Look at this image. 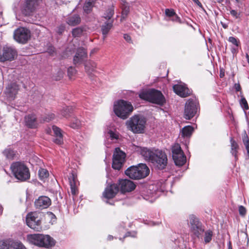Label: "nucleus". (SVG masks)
I'll use <instances>...</instances> for the list:
<instances>
[{
  "mask_svg": "<svg viewBox=\"0 0 249 249\" xmlns=\"http://www.w3.org/2000/svg\"><path fill=\"white\" fill-rule=\"evenodd\" d=\"M16 51L11 47L4 46L3 48V54H0V62L13 60L16 55Z\"/></svg>",
  "mask_w": 249,
  "mask_h": 249,
  "instance_id": "dca6fc26",
  "label": "nucleus"
},
{
  "mask_svg": "<svg viewBox=\"0 0 249 249\" xmlns=\"http://www.w3.org/2000/svg\"><path fill=\"white\" fill-rule=\"evenodd\" d=\"M92 7V3L90 1L86 2L84 5V10L87 13H89L90 12Z\"/></svg>",
  "mask_w": 249,
  "mask_h": 249,
  "instance_id": "ea45409f",
  "label": "nucleus"
},
{
  "mask_svg": "<svg viewBox=\"0 0 249 249\" xmlns=\"http://www.w3.org/2000/svg\"><path fill=\"white\" fill-rule=\"evenodd\" d=\"M44 216L48 217L49 218H55V215L51 212H47L45 213Z\"/></svg>",
  "mask_w": 249,
  "mask_h": 249,
  "instance_id": "603ef678",
  "label": "nucleus"
},
{
  "mask_svg": "<svg viewBox=\"0 0 249 249\" xmlns=\"http://www.w3.org/2000/svg\"><path fill=\"white\" fill-rule=\"evenodd\" d=\"M124 39L127 42H131V37L129 35L127 34H124Z\"/></svg>",
  "mask_w": 249,
  "mask_h": 249,
  "instance_id": "6e6d98bb",
  "label": "nucleus"
},
{
  "mask_svg": "<svg viewBox=\"0 0 249 249\" xmlns=\"http://www.w3.org/2000/svg\"><path fill=\"white\" fill-rule=\"evenodd\" d=\"M113 110L118 117L125 119L133 111V107L130 103L121 100L114 103Z\"/></svg>",
  "mask_w": 249,
  "mask_h": 249,
  "instance_id": "20e7f679",
  "label": "nucleus"
},
{
  "mask_svg": "<svg viewBox=\"0 0 249 249\" xmlns=\"http://www.w3.org/2000/svg\"><path fill=\"white\" fill-rule=\"evenodd\" d=\"M40 213H37V212H32L27 214L26 218H37L39 216L38 214Z\"/></svg>",
  "mask_w": 249,
  "mask_h": 249,
  "instance_id": "a18cd8bd",
  "label": "nucleus"
},
{
  "mask_svg": "<svg viewBox=\"0 0 249 249\" xmlns=\"http://www.w3.org/2000/svg\"><path fill=\"white\" fill-rule=\"evenodd\" d=\"M3 153L7 159L10 160L13 159L16 155V152L10 148L5 149Z\"/></svg>",
  "mask_w": 249,
  "mask_h": 249,
  "instance_id": "7c9ffc66",
  "label": "nucleus"
},
{
  "mask_svg": "<svg viewBox=\"0 0 249 249\" xmlns=\"http://www.w3.org/2000/svg\"><path fill=\"white\" fill-rule=\"evenodd\" d=\"M246 58L247 59L248 62L249 64V55L248 54L246 55Z\"/></svg>",
  "mask_w": 249,
  "mask_h": 249,
  "instance_id": "0e129e2a",
  "label": "nucleus"
},
{
  "mask_svg": "<svg viewBox=\"0 0 249 249\" xmlns=\"http://www.w3.org/2000/svg\"><path fill=\"white\" fill-rule=\"evenodd\" d=\"M52 129L53 132V136L55 138L53 142L57 144L60 145L63 143V134L61 129L56 126L53 125Z\"/></svg>",
  "mask_w": 249,
  "mask_h": 249,
  "instance_id": "4be33fe9",
  "label": "nucleus"
},
{
  "mask_svg": "<svg viewBox=\"0 0 249 249\" xmlns=\"http://www.w3.org/2000/svg\"><path fill=\"white\" fill-rule=\"evenodd\" d=\"M27 242L39 247L50 248L54 246V240L49 235L43 234H30L26 237Z\"/></svg>",
  "mask_w": 249,
  "mask_h": 249,
  "instance_id": "f257e3e1",
  "label": "nucleus"
},
{
  "mask_svg": "<svg viewBox=\"0 0 249 249\" xmlns=\"http://www.w3.org/2000/svg\"><path fill=\"white\" fill-rule=\"evenodd\" d=\"M173 88L174 92L181 97H186L191 93V91L184 85L177 84Z\"/></svg>",
  "mask_w": 249,
  "mask_h": 249,
  "instance_id": "6ab92c4d",
  "label": "nucleus"
},
{
  "mask_svg": "<svg viewBox=\"0 0 249 249\" xmlns=\"http://www.w3.org/2000/svg\"><path fill=\"white\" fill-rule=\"evenodd\" d=\"M224 76V73H220V77H222Z\"/></svg>",
  "mask_w": 249,
  "mask_h": 249,
  "instance_id": "338daca9",
  "label": "nucleus"
},
{
  "mask_svg": "<svg viewBox=\"0 0 249 249\" xmlns=\"http://www.w3.org/2000/svg\"><path fill=\"white\" fill-rule=\"evenodd\" d=\"M129 12V7L126 4V5H125L124 4V6L122 7V16L121 18V20L123 21L124 20L126 17H127V15L128 14Z\"/></svg>",
  "mask_w": 249,
  "mask_h": 249,
  "instance_id": "72a5a7b5",
  "label": "nucleus"
},
{
  "mask_svg": "<svg viewBox=\"0 0 249 249\" xmlns=\"http://www.w3.org/2000/svg\"><path fill=\"white\" fill-rule=\"evenodd\" d=\"M240 104L242 107L244 109H248L249 108L247 102L245 98H241L240 100Z\"/></svg>",
  "mask_w": 249,
  "mask_h": 249,
  "instance_id": "de8ad7c7",
  "label": "nucleus"
},
{
  "mask_svg": "<svg viewBox=\"0 0 249 249\" xmlns=\"http://www.w3.org/2000/svg\"><path fill=\"white\" fill-rule=\"evenodd\" d=\"M242 140L243 144L245 145V147L247 150V155L249 157V139L246 132H245L244 136L242 138Z\"/></svg>",
  "mask_w": 249,
  "mask_h": 249,
  "instance_id": "f704fd0d",
  "label": "nucleus"
},
{
  "mask_svg": "<svg viewBox=\"0 0 249 249\" xmlns=\"http://www.w3.org/2000/svg\"><path fill=\"white\" fill-rule=\"evenodd\" d=\"M70 108L69 107H66L65 108H64L62 112V115L66 117L68 115V112L70 111Z\"/></svg>",
  "mask_w": 249,
  "mask_h": 249,
  "instance_id": "5fc2aeb1",
  "label": "nucleus"
},
{
  "mask_svg": "<svg viewBox=\"0 0 249 249\" xmlns=\"http://www.w3.org/2000/svg\"><path fill=\"white\" fill-rule=\"evenodd\" d=\"M81 122L76 118H73L70 124V127L74 129H78L81 126Z\"/></svg>",
  "mask_w": 249,
  "mask_h": 249,
  "instance_id": "2f4dec72",
  "label": "nucleus"
},
{
  "mask_svg": "<svg viewBox=\"0 0 249 249\" xmlns=\"http://www.w3.org/2000/svg\"><path fill=\"white\" fill-rule=\"evenodd\" d=\"M165 14L169 17H172L176 16L175 12L173 9H166L165 11Z\"/></svg>",
  "mask_w": 249,
  "mask_h": 249,
  "instance_id": "49530a36",
  "label": "nucleus"
},
{
  "mask_svg": "<svg viewBox=\"0 0 249 249\" xmlns=\"http://www.w3.org/2000/svg\"><path fill=\"white\" fill-rule=\"evenodd\" d=\"M55 117V115L53 113H50L48 114L44 119V121L49 122L53 120Z\"/></svg>",
  "mask_w": 249,
  "mask_h": 249,
  "instance_id": "8fccbe9b",
  "label": "nucleus"
},
{
  "mask_svg": "<svg viewBox=\"0 0 249 249\" xmlns=\"http://www.w3.org/2000/svg\"><path fill=\"white\" fill-rule=\"evenodd\" d=\"M228 41L231 43L232 44H233V45H235L236 47H238L239 46V40L237 38H235L234 37H229Z\"/></svg>",
  "mask_w": 249,
  "mask_h": 249,
  "instance_id": "c03bdc74",
  "label": "nucleus"
},
{
  "mask_svg": "<svg viewBox=\"0 0 249 249\" xmlns=\"http://www.w3.org/2000/svg\"><path fill=\"white\" fill-rule=\"evenodd\" d=\"M30 37V31L25 28H19L14 32V39L18 42L25 43L29 39Z\"/></svg>",
  "mask_w": 249,
  "mask_h": 249,
  "instance_id": "ddd939ff",
  "label": "nucleus"
},
{
  "mask_svg": "<svg viewBox=\"0 0 249 249\" xmlns=\"http://www.w3.org/2000/svg\"><path fill=\"white\" fill-rule=\"evenodd\" d=\"M87 56L86 51L83 48H79L74 56L73 62L75 64L81 63Z\"/></svg>",
  "mask_w": 249,
  "mask_h": 249,
  "instance_id": "5701e85b",
  "label": "nucleus"
},
{
  "mask_svg": "<svg viewBox=\"0 0 249 249\" xmlns=\"http://www.w3.org/2000/svg\"><path fill=\"white\" fill-rule=\"evenodd\" d=\"M64 26H60L59 28H58V33L59 34H61L64 30Z\"/></svg>",
  "mask_w": 249,
  "mask_h": 249,
  "instance_id": "bf43d9fd",
  "label": "nucleus"
},
{
  "mask_svg": "<svg viewBox=\"0 0 249 249\" xmlns=\"http://www.w3.org/2000/svg\"><path fill=\"white\" fill-rule=\"evenodd\" d=\"M172 152L173 159L176 165L182 166L186 162V156L178 144L173 146Z\"/></svg>",
  "mask_w": 249,
  "mask_h": 249,
  "instance_id": "1a4fd4ad",
  "label": "nucleus"
},
{
  "mask_svg": "<svg viewBox=\"0 0 249 249\" xmlns=\"http://www.w3.org/2000/svg\"><path fill=\"white\" fill-rule=\"evenodd\" d=\"M222 26L223 27V28H224L225 29L227 28V25H226V24H222Z\"/></svg>",
  "mask_w": 249,
  "mask_h": 249,
  "instance_id": "69168bd1",
  "label": "nucleus"
},
{
  "mask_svg": "<svg viewBox=\"0 0 249 249\" xmlns=\"http://www.w3.org/2000/svg\"><path fill=\"white\" fill-rule=\"evenodd\" d=\"M197 110V103L193 100H189L186 102L184 116L187 120H190L196 114Z\"/></svg>",
  "mask_w": 249,
  "mask_h": 249,
  "instance_id": "f8f14e48",
  "label": "nucleus"
},
{
  "mask_svg": "<svg viewBox=\"0 0 249 249\" xmlns=\"http://www.w3.org/2000/svg\"><path fill=\"white\" fill-rule=\"evenodd\" d=\"M113 21L111 20L109 22H105L101 27L102 32L103 35V39H105L109 30L113 26Z\"/></svg>",
  "mask_w": 249,
  "mask_h": 249,
  "instance_id": "a878e982",
  "label": "nucleus"
},
{
  "mask_svg": "<svg viewBox=\"0 0 249 249\" xmlns=\"http://www.w3.org/2000/svg\"><path fill=\"white\" fill-rule=\"evenodd\" d=\"M11 169L16 178L19 180L25 181L30 178L29 169L21 162L13 163Z\"/></svg>",
  "mask_w": 249,
  "mask_h": 249,
  "instance_id": "423d86ee",
  "label": "nucleus"
},
{
  "mask_svg": "<svg viewBox=\"0 0 249 249\" xmlns=\"http://www.w3.org/2000/svg\"><path fill=\"white\" fill-rule=\"evenodd\" d=\"M58 76L55 77V79L56 80H60L63 77L64 72L62 71H59L58 72Z\"/></svg>",
  "mask_w": 249,
  "mask_h": 249,
  "instance_id": "864d4df0",
  "label": "nucleus"
},
{
  "mask_svg": "<svg viewBox=\"0 0 249 249\" xmlns=\"http://www.w3.org/2000/svg\"><path fill=\"white\" fill-rule=\"evenodd\" d=\"M139 97L142 99L160 106L163 105L165 102V98L162 93L154 89L141 92Z\"/></svg>",
  "mask_w": 249,
  "mask_h": 249,
  "instance_id": "7ed1b4c3",
  "label": "nucleus"
},
{
  "mask_svg": "<svg viewBox=\"0 0 249 249\" xmlns=\"http://www.w3.org/2000/svg\"><path fill=\"white\" fill-rule=\"evenodd\" d=\"M38 176L40 179L44 180L48 177L49 172L46 169L41 168L38 171Z\"/></svg>",
  "mask_w": 249,
  "mask_h": 249,
  "instance_id": "473e14b6",
  "label": "nucleus"
},
{
  "mask_svg": "<svg viewBox=\"0 0 249 249\" xmlns=\"http://www.w3.org/2000/svg\"><path fill=\"white\" fill-rule=\"evenodd\" d=\"M151 162L159 169H163L167 164V156L161 150L159 149L155 150Z\"/></svg>",
  "mask_w": 249,
  "mask_h": 249,
  "instance_id": "0eeeda50",
  "label": "nucleus"
},
{
  "mask_svg": "<svg viewBox=\"0 0 249 249\" xmlns=\"http://www.w3.org/2000/svg\"><path fill=\"white\" fill-rule=\"evenodd\" d=\"M118 186H119V189H120L121 192L123 193L131 192L136 187L135 184L132 181L126 179L119 180Z\"/></svg>",
  "mask_w": 249,
  "mask_h": 249,
  "instance_id": "2eb2a0df",
  "label": "nucleus"
},
{
  "mask_svg": "<svg viewBox=\"0 0 249 249\" xmlns=\"http://www.w3.org/2000/svg\"><path fill=\"white\" fill-rule=\"evenodd\" d=\"M0 249H27L20 242L8 239L0 240Z\"/></svg>",
  "mask_w": 249,
  "mask_h": 249,
  "instance_id": "9b49d317",
  "label": "nucleus"
},
{
  "mask_svg": "<svg viewBox=\"0 0 249 249\" xmlns=\"http://www.w3.org/2000/svg\"><path fill=\"white\" fill-rule=\"evenodd\" d=\"M213 236V231L209 230L205 232L204 235V241L205 243H209L212 238Z\"/></svg>",
  "mask_w": 249,
  "mask_h": 249,
  "instance_id": "e433bc0d",
  "label": "nucleus"
},
{
  "mask_svg": "<svg viewBox=\"0 0 249 249\" xmlns=\"http://www.w3.org/2000/svg\"><path fill=\"white\" fill-rule=\"evenodd\" d=\"M114 15V7L111 6L108 8L104 14V18L106 19H110Z\"/></svg>",
  "mask_w": 249,
  "mask_h": 249,
  "instance_id": "c9c22d12",
  "label": "nucleus"
},
{
  "mask_svg": "<svg viewBox=\"0 0 249 249\" xmlns=\"http://www.w3.org/2000/svg\"><path fill=\"white\" fill-rule=\"evenodd\" d=\"M34 204L36 209H46L51 205V200L48 196H40L35 201Z\"/></svg>",
  "mask_w": 249,
  "mask_h": 249,
  "instance_id": "f3484780",
  "label": "nucleus"
},
{
  "mask_svg": "<svg viewBox=\"0 0 249 249\" xmlns=\"http://www.w3.org/2000/svg\"><path fill=\"white\" fill-rule=\"evenodd\" d=\"M83 32V29L82 28L78 27L73 29L72 34L74 37H78L82 35Z\"/></svg>",
  "mask_w": 249,
  "mask_h": 249,
  "instance_id": "4c0bfd02",
  "label": "nucleus"
},
{
  "mask_svg": "<svg viewBox=\"0 0 249 249\" xmlns=\"http://www.w3.org/2000/svg\"><path fill=\"white\" fill-rule=\"evenodd\" d=\"M190 228L191 232L198 237L204 231V227L198 219H191L190 221Z\"/></svg>",
  "mask_w": 249,
  "mask_h": 249,
  "instance_id": "4468645a",
  "label": "nucleus"
},
{
  "mask_svg": "<svg viewBox=\"0 0 249 249\" xmlns=\"http://www.w3.org/2000/svg\"><path fill=\"white\" fill-rule=\"evenodd\" d=\"M125 153L120 148L115 149L112 158V167L113 169L119 170L122 167L125 160Z\"/></svg>",
  "mask_w": 249,
  "mask_h": 249,
  "instance_id": "6e6552de",
  "label": "nucleus"
},
{
  "mask_svg": "<svg viewBox=\"0 0 249 249\" xmlns=\"http://www.w3.org/2000/svg\"><path fill=\"white\" fill-rule=\"evenodd\" d=\"M235 89L237 91H239L241 89V87L239 85H235Z\"/></svg>",
  "mask_w": 249,
  "mask_h": 249,
  "instance_id": "052dcab7",
  "label": "nucleus"
},
{
  "mask_svg": "<svg viewBox=\"0 0 249 249\" xmlns=\"http://www.w3.org/2000/svg\"><path fill=\"white\" fill-rule=\"evenodd\" d=\"M113 238V237L112 235H109L107 237V239L108 240H112Z\"/></svg>",
  "mask_w": 249,
  "mask_h": 249,
  "instance_id": "680f3d73",
  "label": "nucleus"
},
{
  "mask_svg": "<svg viewBox=\"0 0 249 249\" xmlns=\"http://www.w3.org/2000/svg\"><path fill=\"white\" fill-rule=\"evenodd\" d=\"M119 191V186L117 184H112L106 187L103 195L107 199L114 197Z\"/></svg>",
  "mask_w": 249,
  "mask_h": 249,
  "instance_id": "a211bd4d",
  "label": "nucleus"
},
{
  "mask_svg": "<svg viewBox=\"0 0 249 249\" xmlns=\"http://www.w3.org/2000/svg\"><path fill=\"white\" fill-rule=\"evenodd\" d=\"M42 1L43 0H25L22 13L25 16L30 15L39 7Z\"/></svg>",
  "mask_w": 249,
  "mask_h": 249,
  "instance_id": "9d476101",
  "label": "nucleus"
},
{
  "mask_svg": "<svg viewBox=\"0 0 249 249\" xmlns=\"http://www.w3.org/2000/svg\"><path fill=\"white\" fill-rule=\"evenodd\" d=\"M3 211V208L2 206L0 204V214L2 213Z\"/></svg>",
  "mask_w": 249,
  "mask_h": 249,
  "instance_id": "e2e57ef3",
  "label": "nucleus"
},
{
  "mask_svg": "<svg viewBox=\"0 0 249 249\" xmlns=\"http://www.w3.org/2000/svg\"><path fill=\"white\" fill-rule=\"evenodd\" d=\"M229 249H232V248H231V247L230 244V246L229 247Z\"/></svg>",
  "mask_w": 249,
  "mask_h": 249,
  "instance_id": "774afa93",
  "label": "nucleus"
},
{
  "mask_svg": "<svg viewBox=\"0 0 249 249\" xmlns=\"http://www.w3.org/2000/svg\"><path fill=\"white\" fill-rule=\"evenodd\" d=\"M193 131L194 128L190 125H187L182 129L181 135L183 138H188L192 135Z\"/></svg>",
  "mask_w": 249,
  "mask_h": 249,
  "instance_id": "bb28decb",
  "label": "nucleus"
},
{
  "mask_svg": "<svg viewBox=\"0 0 249 249\" xmlns=\"http://www.w3.org/2000/svg\"><path fill=\"white\" fill-rule=\"evenodd\" d=\"M154 149H148L146 147H139L138 152L146 160L151 161L155 153Z\"/></svg>",
  "mask_w": 249,
  "mask_h": 249,
  "instance_id": "412c9836",
  "label": "nucleus"
},
{
  "mask_svg": "<svg viewBox=\"0 0 249 249\" xmlns=\"http://www.w3.org/2000/svg\"><path fill=\"white\" fill-rule=\"evenodd\" d=\"M146 119L140 115H135L128 120L125 125L127 128L134 133H143L144 131Z\"/></svg>",
  "mask_w": 249,
  "mask_h": 249,
  "instance_id": "f03ea898",
  "label": "nucleus"
},
{
  "mask_svg": "<svg viewBox=\"0 0 249 249\" xmlns=\"http://www.w3.org/2000/svg\"><path fill=\"white\" fill-rule=\"evenodd\" d=\"M230 142L231 146V153L234 156L235 159H237V154L239 149V145L232 138H231Z\"/></svg>",
  "mask_w": 249,
  "mask_h": 249,
  "instance_id": "cd10ccee",
  "label": "nucleus"
},
{
  "mask_svg": "<svg viewBox=\"0 0 249 249\" xmlns=\"http://www.w3.org/2000/svg\"><path fill=\"white\" fill-rule=\"evenodd\" d=\"M238 210H239V214L241 216L243 217V216H245V215L246 214L247 211H246V208L244 206H240L239 207Z\"/></svg>",
  "mask_w": 249,
  "mask_h": 249,
  "instance_id": "09e8293b",
  "label": "nucleus"
},
{
  "mask_svg": "<svg viewBox=\"0 0 249 249\" xmlns=\"http://www.w3.org/2000/svg\"><path fill=\"white\" fill-rule=\"evenodd\" d=\"M143 223L150 226H156L160 224L161 222L159 221H154L151 219H145L143 220Z\"/></svg>",
  "mask_w": 249,
  "mask_h": 249,
  "instance_id": "58836bf2",
  "label": "nucleus"
},
{
  "mask_svg": "<svg viewBox=\"0 0 249 249\" xmlns=\"http://www.w3.org/2000/svg\"><path fill=\"white\" fill-rule=\"evenodd\" d=\"M80 18L79 16L76 15L71 16L68 18L67 22L71 26H75L80 22Z\"/></svg>",
  "mask_w": 249,
  "mask_h": 249,
  "instance_id": "c85d7f7f",
  "label": "nucleus"
},
{
  "mask_svg": "<svg viewBox=\"0 0 249 249\" xmlns=\"http://www.w3.org/2000/svg\"><path fill=\"white\" fill-rule=\"evenodd\" d=\"M71 192L73 195L76 194L77 191L74 180L70 181Z\"/></svg>",
  "mask_w": 249,
  "mask_h": 249,
  "instance_id": "79ce46f5",
  "label": "nucleus"
},
{
  "mask_svg": "<svg viewBox=\"0 0 249 249\" xmlns=\"http://www.w3.org/2000/svg\"><path fill=\"white\" fill-rule=\"evenodd\" d=\"M76 71L75 68L70 67L68 69V74L70 78H72V77L75 75L76 73Z\"/></svg>",
  "mask_w": 249,
  "mask_h": 249,
  "instance_id": "a19ab883",
  "label": "nucleus"
},
{
  "mask_svg": "<svg viewBox=\"0 0 249 249\" xmlns=\"http://www.w3.org/2000/svg\"><path fill=\"white\" fill-rule=\"evenodd\" d=\"M231 14L236 18H237L239 17V14L235 10H231L230 11Z\"/></svg>",
  "mask_w": 249,
  "mask_h": 249,
  "instance_id": "3c124183",
  "label": "nucleus"
},
{
  "mask_svg": "<svg viewBox=\"0 0 249 249\" xmlns=\"http://www.w3.org/2000/svg\"><path fill=\"white\" fill-rule=\"evenodd\" d=\"M149 173V169L145 164H141L139 166H132L127 168L125 175L134 179H140L147 177Z\"/></svg>",
  "mask_w": 249,
  "mask_h": 249,
  "instance_id": "39448f33",
  "label": "nucleus"
},
{
  "mask_svg": "<svg viewBox=\"0 0 249 249\" xmlns=\"http://www.w3.org/2000/svg\"><path fill=\"white\" fill-rule=\"evenodd\" d=\"M108 135L111 140H117L119 138L118 134L116 132L109 130L108 132Z\"/></svg>",
  "mask_w": 249,
  "mask_h": 249,
  "instance_id": "37998d69",
  "label": "nucleus"
},
{
  "mask_svg": "<svg viewBox=\"0 0 249 249\" xmlns=\"http://www.w3.org/2000/svg\"><path fill=\"white\" fill-rule=\"evenodd\" d=\"M19 89L18 86L15 83L8 85L5 90V94L7 97L11 99H14Z\"/></svg>",
  "mask_w": 249,
  "mask_h": 249,
  "instance_id": "aec40b11",
  "label": "nucleus"
},
{
  "mask_svg": "<svg viewBox=\"0 0 249 249\" xmlns=\"http://www.w3.org/2000/svg\"><path fill=\"white\" fill-rule=\"evenodd\" d=\"M26 125L30 128H34L37 126L36 118L35 115H28L25 117Z\"/></svg>",
  "mask_w": 249,
  "mask_h": 249,
  "instance_id": "393cba45",
  "label": "nucleus"
},
{
  "mask_svg": "<svg viewBox=\"0 0 249 249\" xmlns=\"http://www.w3.org/2000/svg\"><path fill=\"white\" fill-rule=\"evenodd\" d=\"M136 233L135 232H133L132 234H131V233L130 232H128L126 235L124 236V237L127 236H131L132 237H135L136 236Z\"/></svg>",
  "mask_w": 249,
  "mask_h": 249,
  "instance_id": "13d9d810",
  "label": "nucleus"
},
{
  "mask_svg": "<svg viewBox=\"0 0 249 249\" xmlns=\"http://www.w3.org/2000/svg\"><path fill=\"white\" fill-rule=\"evenodd\" d=\"M36 219H26L27 225L30 228L36 231H40L42 228L40 226L41 221L39 219L36 220Z\"/></svg>",
  "mask_w": 249,
  "mask_h": 249,
  "instance_id": "b1692460",
  "label": "nucleus"
},
{
  "mask_svg": "<svg viewBox=\"0 0 249 249\" xmlns=\"http://www.w3.org/2000/svg\"><path fill=\"white\" fill-rule=\"evenodd\" d=\"M194 3H195L197 6H198L199 7H202V5L201 3V2L199 1V0H192Z\"/></svg>",
  "mask_w": 249,
  "mask_h": 249,
  "instance_id": "4d7b16f0",
  "label": "nucleus"
},
{
  "mask_svg": "<svg viewBox=\"0 0 249 249\" xmlns=\"http://www.w3.org/2000/svg\"><path fill=\"white\" fill-rule=\"evenodd\" d=\"M96 68V64L94 62L89 61L87 62L85 64V70L89 74H90L92 72H94Z\"/></svg>",
  "mask_w": 249,
  "mask_h": 249,
  "instance_id": "c756f323",
  "label": "nucleus"
}]
</instances>
